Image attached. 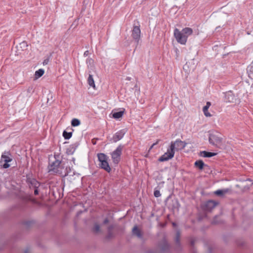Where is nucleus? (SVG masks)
<instances>
[{"mask_svg": "<svg viewBox=\"0 0 253 253\" xmlns=\"http://www.w3.org/2000/svg\"><path fill=\"white\" fill-rule=\"evenodd\" d=\"M187 143L180 140L177 139L174 142H171L169 149L159 159L160 162L168 161L172 158L174 155V151H179L184 149Z\"/></svg>", "mask_w": 253, "mask_h": 253, "instance_id": "1", "label": "nucleus"}, {"mask_svg": "<svg viewBox=\"0 0 253 253\" xmlns=\"http://www.w3.org/2000/svg\"><path fill=\"white\" fill-rule=\"evenodd\" d=\"M59 156L55 155L54 157V161L51 162L50 160V163L48 166L49 172H52L53 173L59 174L62 177H65L68 174L66 169L61 164V162L58 159Z\"/></svg>", "mask_w": 253, "mask_h": 253, "instance_id": "2", "label": "nucleus"}, {"mask_svg": "<svg viewBox=\"0 0 253 253\" xmlns=\"http://www.w3.org/2000/svg\"><path fill=\"white\" fill-rule=\"evenodd\" d=\"M193 34V30L191 28L186 27L181 31L177 28L174 30L173 35L177 42L181 44H185L188 37Z\"/></svg>", "mask_w": 253, "mask_h": 253, "instance_id": "3", "label": "nucleus"}, {"mask_svg": "<svg viewBox=\"0 0 253 253\" xmlns=\"http://www.w3.org/2000/svg\"><path fill=\"white\" fill-rule=\"evenodd\" d=\"M97 157L98 161L100 162L99 165L101 168L104 169L107 172H110L111 169L108 162V157L107 156L103 153H99L98 154Z\"/></svg>", "mask_w": 253, "mask_h": 253, "instance_id": "4", "label": "nucleus"}, {"mask_svg": "<svg viewBox=\"0 0 253 253\" xmlns=\"http://www.w3.org/2000/svg\"><path fill=\"white\" fill-rule=\"evenodd\" d=\"M209 141L210 144L217 146L220 145L222 142V138L221 134L217 132H212L210 134Z\"/></svg>", "mask_w": 253, "mask_h": 253, "instance_id": "5", "label": "nucleus"}, {"mask_svg": "<svg viewBox=\"0 0 253 253\" xmlns=\"http://www.w3.org/2000/svg\"><path fill=\"white\" fill-rule=\"evenodd\" d=\"M123 147V146L120 145L111 154L113 162L115 164H118L120 161Z\"/></svg>", "mask_w": 253, "mask_h": 253, "instance_id": "6", "label": "nucleus"}, {"mask_svg": "<svg viewBox=\"0 0 253 253\" xmlns=\"http://www.w3.org/2000/svg\"><path fill=\"white\" fill-rule=\"evenodd\" d=\"M1 160L3 161L5 163L2 165L4 169L8 168L10 165L8 163L12 161V159L10 157V154L9 152H4L1 155Z\"/></svg>", "mask_w": 253, "mask_h": 253, "instance_id": "7", "label": "nucleus"}, {"mask_svg": "<svg viewBox=\"0 0 253 253\" xmlns=\"http://www.w3.org/2000/svg\"><path fill=\"white\" fill-rule=\"evenodd\" d=\"M141 31L140 29V26H133V29L132 30L131 36L133 40L138 43L140 38Z\"/></svg>", "mask_w": 253, "mask_h": 253, "instance_id": "8", "label": "nucleus"}, {"mask_svg": "<svg viewBox=\"0 0 253 253\" xmlns=\"http://www.w3.org/2000/svg\"><path fill=\"white\" fill-rule=\"evenodd\" d=\"M126 131L127 130L126 128H123L117 132L112 137L113 142H117V141L122 139Z\"/></svg>", "mask_w": 253, "mask_h": 253, "instance_id": "9", "label": "nucleus"}, {"mask_svg": "<svg viewBox=\"0 0 253 253\" xmlns=\"http://www.w3.org/2000/svg\"><path fill=\"white\" fill-rule=\"evenodd\" d=\"M224 100L226 102L235 103L236 98L232 91L224 93Z\"/></svg>", "mask_w": 253, "mask_h": 253, "instance_id": "10", "label": "nucleus"}, {"mask_svg": "<svg viewBox=\"0 0 253 253\" xmlns=\"http://www.w3.org/2000/svg\"><path fill=\"white\" fill-rule=\"evenodd\" d=\"M218 204V202L213 200H209L205 204L204 209L206 211H210L214 208Z\"/></svg>", "mask_w": 253, "mask_h": 253, "instance_id": "11", "label": "nucleus"}, {"mask_svg": "<svg viewBox=\"0 0 253 253\" xmlns=\"http://www.w3.org/2000/svg\"><path fill=\"white\" fill-rule=\"evenodd\" d=\"M73 130L71 128L67 127L63 132V136L65 139H70L72 135Z\"/></svg>", "mask_w": 253, "mask_h": 253, "instance_id": "12", "label": "nucleus"}, {"mask_svg": "<svg viewBox=\"0 0 253 253\" xmlns=\"http://www.w3.org/2000/svg\"><path fill=\"white\" fill-rule=\"evenodd\" d=\"M86 63L87 64L88 69H89V70H92V72H95V71L94 70L93 59L91 58H88L86 60Z\"/></svg>", "mask_w": 253, "mask_h": 253, "instance_id": "13", "label": "nucleus"}, {"mask_svg": "<svg viewBox=\"0 0 253 253\" xmlns=\"http://www.w3.org/2000/svg\"><path fill=\"white\" fill-rule=\"evenodd\" d=\"M88 72H89V76L87 79V83L90 86L92 87L93 88H95V84L94 81V80L93 78V76H92V75L91 74L92 72H91V71L89 70Z\"/></svg>", "mask_w": 253, "mask_h": 253, "instance_id": "14", "label": "nucleus"}, {"mask_svg": "<svg viewBox=\"0 0 253 253\" xmlns=\"http://www.w3.org/2000/svg\"><path fill=\"white\" fill-rule=\"evenodd\" d=\"M216 155V153L210 152L206 151L200 152V156L205 158H210Z\"/></svg>", "mask_w": 253, "mask_h": 253, "instance_id": "15", "label": "nucleus"}, {"mask_svg": "<svg viewBox=\"0 0 253 253\" xmlns=\"http://www.w3.org/2000/svg\"><path fill=\"white\" fill-rule=\"evenodd\" d=\"M132 232L133 235H136L137 237H138L139 238H142V234L141 233V231L138 228L137 226H135L132 230Z\"/></svg>", "mask_w": 253, "mask_h": 253, "instance_id": "16", "label": "nucleus"}, {"mask_svg": "<svg viewBox=\"0 0 253 253\" xmlns=\"http://www.w3.org/2000/svg\"><path fill=\"white\" fill-rule=\"evenodd\" d=\"M229 191L228 189H219L215 191H214V193L219 196H222L226 193H227Z\"/></svg>", "mask_w": 253, "mask_h": 253, "instance_id": "17", "label": "nucleus"}, {"mask_svg": "<svg viewBox=\"0 0 253 253\" xmlns=\"http://www.w3.org/2000/svg\"><path fill=\"white\" fill-rule=\"evenodd\" d=\"M124 112L123 111H120L116 112H112L113 117L116 119H119L122 117Z\"/></svg>", "mask_w": 253, "mask_h": 253, "instance_id": "18", "label": "nucleus"}, {"mask_svg": "<svg viewBox=\"0 0 253 253\" xmlns=\"http://www.w3.org/2000/svg\"><path fill=\"white\" fill-rule=\"evenodd\" d=\"M44 73V70L43 69H40L36 71L35 73V78L37 79L41 77Z\"/></svg>", "mask_w": 253, "mask_h": 253, "instance_id": "19", "label": "nucleus"}, {"mask_svg": "<svg viewBox=\"0 0 253 253\" xmlns=\"http://www.w3.org/2000/svg\"><path fill=\"white\" fill-rule=\"evenodd\" d=\"M195 165L196 167L200 169H203L205 165L204 163L202 160L197 161L195 162Z\"/></svg>", "mask_w": 253, "mask_h": 253, "instance_id": "20", "label": "nucleus"}, {"mask_svg": "<svg viewBox=\"0 0 253 253\" xmlns=\"http://www.w3.org/2000/svg\"><path fill=\"white\" fill-rule=\"evenodd\" d=\"M247 70L249 77L251 79H253V66H249Z\"/></svg>", "mask_w": 253, "mask_h": 253, "instance_id": "21", "label": "nucleus"}, {"mask_svg": "<svg viewBox=\"0 0 253 253\" xmlns=\"http://www.w3.org/2000/svg\"><path fill=\"white\" fill-rule=\"evenodd\" d=\"M80 125V121L78 119L74 118L71 121L72 126H77Z\"/></svg>", "mask_w": 253, "mask_h": 253, "instance_id": "22", "label": "nucleus"}, {"mask_svg": "<svg viewBox=\"0 0 253 253\" xmlns=\"http://www.w3.org/2000/svg\"><path fill=\"white\" fill-rule=\"evenodd\" d=\"M208 109L209 108H207V107H205L204 106L203 107V111L204 113V115L206 116V117H211V114L208 111Z\"/></svg>", "mask_w": 253, "mask_h": 253, "instance_id": "23", "label": "nucleus"}, {"mask_svg": "<svg viewBox=\"0 0 253 253\" xmlns=\"http://www.w3.org/2000/svg\"><path fill=\"white\" fill-rule=\"evenodd\" d=\"M175 242L177 245H179L180 243V233L177 231L176 233V236L175 238Z\"/></svg>", "mask_w": 253, "mask_h": 253, "instance_id": "24", "label": "nucleus"}, {"mask_svg": "<svg viewBox=\"0 0 253 253\" xmlns=\"http://www.w3.org/2000/svg\"><path fill=\"white\" fill-rule=\"evenodd\" d=\"M93 230L95 233L99 232L100 231V226L98 224H96L93 227Z\"/></svg>", "mask_w": 253, "mask_h": 253, "instance_id": "25", "label": "nucleus"}, {"mask_svg": "<svg viewBox=\"0 0 253 253\" xmlns=\"http://www.w3.org/2000/svg\"><path fill=\"white\" fill-rule=\"evenodd\" d=\"M49 59H50V56L47 57L46 58H45L43 62H42V64H43V65H47L49 63Z\"/></svg>", "mask_w": 253, "mask_h": 253, "instance_id": "26", "label": "nucleus"}, {"mask_svg": "<svg viewBox=\"0 0 253 253\" xmlns=\"http://www.w3.org/2000/svg\"><path fill=\"white\" fill-rule=\"evenodd\" d=\"M169 248V245L167 243H165L162 249L163 251H166Z\"/></svg>", "mask_w": 253, "mask_h": 253, "instance_id": "27", "label": "nucleus"}, {"mask_svg": "<svg viewBox=\"0 0 253 253\" xmlns=\"http://www.w3.org/2000/svg\"><path fill=\"white\" fill-rule=\"evenodd\" d=\"M20 45H21V47H23L24 48H26V47L28 46L27 43L25 41H24L20 43Z\"/></svg>", "mask_w": 253, "mask_h": 253, "instance_id": "28", "label": "nucleus"}, {"mask_svg": "<svg viewBox=\"0 0 253 253\" xmlns=\"http://www.w3.org/2000/svg\"><path fill=\"white\" fill-rule=\"evenodd\" d=\"M154 195L155 197H159L161 196V193L159 190H155L154 192Z\"/></svg>", "mask_w": 253, "mask_h": 253, "instance_id": "29", "label": "nucleus"}, {"mask_svg": "<svg viewBox=\"0 0 253 253\" xmlns=\"http://www.w3.org/2000/svg\"><path fill=\"white\" fill-rule=\"evenodd\" d=\"M113 227L112 226H110L109 228H108V231H109V234H108V238H110L111 237V231Z\"/></svg>", "mask_w": 253, "mask_h": 253, "instance_id": "30", "label": "nucleus"}, {"mask_svg": "<svg viewBox=\"0 0 253 253\" xmlns=\"http://www.w3.org/2000/svg\"><path fill=\"white\" fill-rule=\"evenodd\" d=\"M211 103L210 102H209V101H208V102H207V103H206V106H205V107H207V108H210V107L211 106Z\"/></svg>", "mask_w": 253, "mask_h": 253, "instance_id": "31", "label": "nucleus"}, {"mask_svg": "<svg viewBox=\"0 0 253 253\" xmlns=\"http://www.w3.org/2000/svg\"><path fill=\"white\" fill-rule=\"evenodd\" d=\"M88 54H89V51L86 50L85 51H84V57H86V56H88Z\"/></svg>", "mask_w": 253, "mask_h": 253, "instance_id": "32", "label": "nucleus"}, {"mask_svg": "<svg viewBox=\"0 0 253 253\" xmlns=\"http://www.w3.org/2000/svg\"><path fill=\"white\" fill-rule=\"evenodd\" d=\"M38 193H39L38 190V189H37V188H36V189H35V190H34V194H35V195H38Z\"/></svg>", "mask_w": 253, "mask_h": 253, "instance_id": "33", "label": "nucleus"}, {"mask_svg": "<svg viewBox=\"0 0 253 253\" xmlns=\"http://www.w3.org/2000/svg\"><path fill=\"white\" fill-rule=\"evenodd\" d=\"M157 144V142L153 143V144L151 145V146L150 147V149H149V151H150L151 149H152L153 148V147H154L155 145H156Z\"/></svg>", "mask_w": 253, "mask_h": 253, "instance_id": "34", "label": "nucleus"}, {"mask_svg": "<svg viewBox=\"0 0 253 253\" xmlns=\"http://www.w3.org/2000/svg\"><path fill=\"white\" fill-rule=\"evenodd\" d=\"M108 222H109L108 219L107 218H106V219L104 220V221H103V223H104V224H106L108 223Z\"/></svg>", "mask_w": 253, "mask_h": 253, "instance_id": "35", "label": "nucleus"}, {"mask_svg": "<svg viewBox=\"0 0 253 253\" xmlns=\"http://www.w3.org/2000/svg\"><path fill=\"white\" fill-rule=\"evenodd\" d=\"M194 240H191V245L192 246H193V245H194Z\"/></svg>", "mask_w": 253, "mask_h": 253, "instance_id": "36", "label": "nucleus"}, {"mask_svg": "<svg viewBox=\"0 0 253 253\" xmlns=\"http://www.w3.org/2000/svg\"><path fill=\"white\" fill-rule=\"evenodd\" d=\"M126 79L127 80H128V81H130V77H127Z\"/></svg>", "mask_w": 253, "mask_h": 253, "instance_id": "37", "label": "nucleus"}, {"mask_svg": "<svg viewBox=\"0 0 253 253\" xmlns=\"http://www.w3.org/2000/svg\"><path fill=\"white\" fill-rule=\"evenodd\" d=\"M172 224H173V226H176V224H175V223H174V222H173V223H172Z\"/></svg>", "mask_w": 253, "mask_h": 253, "instance_id": "38", "label": "nucleus"}, {"mask_svg": "<svg viewBox=\"0 0 253 253\" xmlns=\"http://www.w3.org/2000/svg\"><path fill=\"white\" fill-rule=\"evenodd\" d=\"M147 253H153L152 251H148Z\"/></svg>", "mask_w": 253, "mask_h": 253, "instance_id": "39", "label": "nucleus"}]
</instances>
